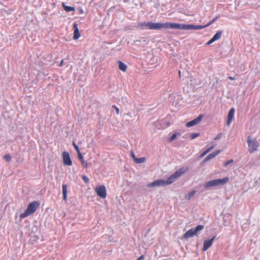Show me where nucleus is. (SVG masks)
Returning a JSON list of instances; mask_svg holds the SVG:
<instances>
[{"label": "nucleus", "instance_id": "7ed1b4c3", "mask_svg": "<svg viewBox=\"0 0 260 260\" xmlns=\"http://www.w3.org/2000/svg\"><path fill=\"white\" fill-rule=\"evenodd\" d=\"M248 150L250 153H252L258 150L259 144L255 138L249 136L247 138Z\"/></svg>", "mask_w": 260, "mask_h": 260}, {"label": "nucleus", "instance_id": "412c9836", "mask_svg": "<svg viewBox=\"0 0 260 260\" xmlns=\"http://www.w3.org/2000/svg\"><path fill=\"white\" fill-rule=\"evenodd\" d=\"M197 191L196 190H193L190 192H189L188 194L185 195V199L187 200L190 199L193 196L195 195Z\"/></svg>", "mask_w": 260, "mask_h": 260}, {"label": "nucleus", "instance_id": "39448f33", "mask_svg": "<svg viewBox=\"0 0 260 260\" xmlns=\"http://www.w3.org/2000/svg\"><path fill=\"white\" fill-rule=\"evenodd\" d=\"M204 228L203 225H198L195 228H192L187 231L184 235L183 238L184 239H188L194 236L197 235L198 234L203 230Z\"/></svg>", "mask_w": 260, "mask_h": 260}, {"label": "nucleus", "instance_id": "f03ea898", "mask_svg": "<svg viewBox=\"0 0 260 260\" xmlns=\"http://www.w3.org/2000/svg\"><path fill=\"white\" fill-rule=\"evenodd\" d=\"M39 206L40 203L38 201H34L29 203L24 212L20 214V218H24L35 213Z\"/></svg>", "mask_w": 260, "mask_h": 260}, {"label": "nucleus", "instance_id": "aec40b11", "mask_svg": "<svg viewBox=\"0 0 260 260\" xmlns=\"http://www.w3.org/2000/svg\"><path fill=\"white\" fill-rule=\"evenodd\" d=\"M148 22H140L138 24L137 27L140 28L141 29H144L145 28V27H146L147 28H148Z\"/></svg>", "mask_w": 260, "mask_h": 260}, {"label": "nucleus", "instance_id": "f8f14e48", "mask_svg": "<svg viewBox=\"0 0 260 260\" xmlns=\"http://www.w3.org/2000/svg\"><path fill=\"white\" fill-rule=\"evenodd\" d=\"M235 113V109L234 108H232L229 112L228 115V119L226 121V125H230L234 118Z\"/></svg>", "mask_w": 260, "mask_h": 260}, {"label": "nucleus", "instance_id": "5701e85b", "mask_svg": "<svg viewBox=\"0 0 260 260\" xmlns=\"http://www.w3.org/2000/svg\"><path fill=\"white\" fill-rule=\"evenodd\" d=\"M146 159L145 157L136 158L135 159V162L137 164H141L145 162Z\"/></svg>", "mask_w": 260, "mask_h": 260}, {"label": "nucleus", "instance_id": "a878e982", "mask_svg": "<svg viewBox=\"0 0 260 260\" xmlns=\"http://www.w3.org/2000/svg\"><path fill=\"white\" fill-rule=\"evenodd\" d=\"M218 18L219 16H217V17L213 18L211 21H210L209 23L206 24V26L208 27L209 26H210L211 24L214 23Z\"/></svg>", "mask_w": 260, "mask_h": 260}, {"label": "nucleus", "instance_id": "f3484780", "mask_svg": "<svg viewBox=\"0 0 260 260\" xmlns=\"http://www.w3.org/2000/svg\"><path fill=\"white\" fill-rule=\"evenodd\" d=\"M222 30H218L216 33L214 35L213 37V39L216 41L217 40H218L221 37V35L222 34Z\"/></svg>", "mask_w": 260, "mask_h": 260}, {"label": "nucleus", "instance_id": "423d86ee", "mask_svg": "<svg viewBox=\"0 0 260 260\" xmlns=\"http://www.w3.org/2000/svg\"><path fill=\"white\" fill-rule=\"evenodd\" d=\"M167 22L166 23H154L148 22V29L153 30H160L162 28L167 29Z\"/></svg>", "mask_w": 260, "mask_h": 260}, {"label": "nucleus", "instance_id": "2eb2a0df", "mask_svg": "<svg viewBox=\"0 0 260 260\" xmlns=\"http://www.w3.org/2000/svg\"><path fill=\"white\" fill-rule=\"evenodd\" d=\"M207 27L206 25H195L193 24H188V30H199Z\"/></svg>", "mask_w": 260, "mask_h": 260}, {"label": "nucleus", "instance_id": "b1692460", "mask_svg": "<svg viewBox=\"0 0 260 260\" xmlns=\"http://www.w3.org/2000/svg\"><path fill=\"white\" fill-rule=\"evenodd\" d=\"M215 147V145H213L211 146L210 147L208 148L207 150H206L204 152H203L201 154V156H203L205 155H206L207 153H208L209 152H210L212 149H213Z\"/></svg>", "mask_w": 260, "mask_h": 260}, {"label": "nucleus", "instance_id": "4468645a", "mask_svg": "<svg viewBox=\"0 0 260 260\" xmlns=\"http://www.w3.org/2000/svg\"><path fill=\"white\" fill-rule=\"evenodd\" d=\"M220 152V150H216V151L209 154L204 159V161H207L209 160L210 159L214 158L216 155H217Z\"/></svg>", "mask_w": 260, "mask_h": 260}, {"label": "nucleus", "instance_id": "ddd939ff", "mask_svg": "<svg viewBox=\"0 0 260 260\" xmlns=\"http://www.w3.org/2000/svg\"><path fill=\"white\" fill-rule=\"evenodd\" d=\"M73 28H74V36L73 39L74 40H77L80 37V33L79 32V30L78 27V25L76 23H73Z\"/></svg>", "mask_w": 260, "mask_h": 260}, {"label": "nucleus", "instance_id": "1a4fd4ad", "mask_svg": "<svg viewBox=\"0 0 260 260\" xmlns=\"http://www.w3.org/2000/svg\"><path fill=\"white\" fill-rule=\"evenodd\" d=\"M63 163L64 165L71 166L72 165V161L70 158L69 152L64 151L62 154Z\"/></svg>", "mask_w": 260, "mask_h": 260}, {"label": "nucleus", "instance_id": "e433bc0d", "mask_svg": "<svg viewBox=\"0 0 260 260\" xmlns=\"http://www.w3.org/2000/svg\"><path fill=\"white\" fill-rule=\"evenodd\" d=\"M228 78H229V79L231 80H235L236 79V78H235L233 77H231V76H229V77H228Z\"/></svg>", "mask_w": 260, "mask_h": 260}, {"label": "nucleus", "instance_id": "f704fd0d", "mask_svg": "<svg viewBox=\"0 0 260 260\" xmlns=\"http://www.w3.org/2000/svg\"><path fill=\"white\" fill-rule=\"evenodd\" d=\"M131 156L133 158V160L135 161V159H136L137 157L135 156V154L133 152H131Z\"/></svg>", "mask_w": 260, "mask_h": 260}, {"label": "nucleus", "instance_id": "f257e3e1", "mask_svg": "<svg viewBox=\"0 0 260 260\" xmlns=\"http://www.w3.org/2000/svg\"><path fill=\"white\" fill-rule=\"evenodd\" d=\"M186 169L182 168L172 174L167 180L158 179L147 185L148 187L156 186H164L171 184L175 181V179L180 177L186 172Z\"/></svg>", "mask_w": 260, "mask_h": 260}, {"label": "nucleus", "instance_id": "c85d7f7f", "mask_svg": "<svg viewBox=\"0 0 260 260\" xmlns=\"http://www.w3.org/2000/svg\"><path fill=\"white\" fill-rule=\"evenodd\" d=\"M177 137V134H173L169 138V141L170 142H172L174 141Z\"/></svg>", "mask_w": 260, "mask_h": 260}, {"label": "nucleus", "instance_id": "6ab92c4d", "mask_svg": "<svg viewBox=\"0 0 260 260\" xmlns=\"http://www.w3.org/2000/svg\"><path fill=\"white\" fill-rule=\"evenodd\" d=\"M78 157L79 159L81 161L82 164L84 165L85 168L88 167V164L87 162L84 160L83 156H82V154L80 153L79 154H78Z\"/></svg>", "mask_w": 260, "mask_h": 260}, {"label": "nucleus", "instance_id": "7c9ffc66", "mask_svg": "<svg viewBox=\"0 0 260 260\" xmlns=\"http://www.w3.org/2000/svg\"><path fill=\"white\" fill-rule=\"evenodd\" d=\"M112 108L115 110V111H116L117 114H119V110L116 106H114V105L112 106Z\"/></svg>", "mask_w": 260, "mask_h": 260}, {"label": "nucleus", "instance_id": "c9c22d12", "mask_svg": "<svg viewBox=\"0 0 260 260\" xmlns=\"http://www.w3.org/2000/svg\"><path fill=\"white\" fill-rule=\"evenodd\" d=\"M144 258V255L140 256L137 260H143Z\"/></svg>", "mask_w": 260, "mask_h": 260}, {"label": "nucleus", "instance_id": "2f4dec72", "mask_svg": "<svg viewBox=\"0 0 260 260\" xmlns=\"http://www.w3.org/2000/svg\"><path fill=\"white\" fill-rule=\"evenodd\" d=\"M215 41L212 38L211 39H210L207 43L206 45H209L210 44H211L212 43H213L214 42H215Z\"/></svg>", "mask_w": 260, "mask_h": 260}, {"label": "nucleus", "instance_id": "9b49d317", "mask_svg": "<svg viewBox=\"0 0 260 260\" xmlns=\"http://www.w3.org/2000/svg\"><path fill=\"white\" fill-rule=\"evenodd\" d=\"M215 238L216 236H214L212 238H211L210 240H206L204 241L203 243V247L202 249L203 251H206L209 248H210L212 246Z\"/></svg>", "mask_w": 260, "mask_h": 260}, {"label": "nucleus", "instance_id": "bb28decb", "mask_svg": "<svg viewBox=\"0 0 260 260\" xmlns=\"http://www.w3.org/2000/svg\"><path fill=\"white\" fill-rule=\"evenodd\" d=\"M72 144H73L75 149L77 151V153L78 154L80 153L81 152L80 151L79 148L78 146L76 145V144L75 143L74 141L73 142Z\"/></svg>", "mask_w": 260, "mask_h": 260}, {"label": "nucleus", "instance_id": "6e6552de", "mask_svg": "<svg viewBox=\"0 0 260 260\" xmlns=\"http://www.w3.org/2000/svg\"><path fill=\"white\" fill-rule=\"evenodd\" d=\"M95 191L98 196L102 198L105 199L107 196L106 189L104 185L96 187L95 188Z\"/></svg>", "mask_w": 260, "mask_h": 260}, {"label": "nucleus", "instance_id": "dca6fc26", "mask_svg": "<svg viewBox=\"0 0 260 260\" xmlns=\"http://www.w3.org/2000/svg\"><path fill=\"white\" fill-rule=\"evenodd\" d=\"M63 199L65 201L67 200V185L63 184L62 185Z\"/></svg>", "mask_w": 260, "mask_h": 260}, {"label": "nucleus", "instance_id": "0eeeda50", "mask_svg": "<svg viewBox=\"0 0 260 260\" xmlns=\"http://www.w3.org/2000/svg\"><path fill=\"white\" fill-rule=\"evenodd\" d=\"M167 29L188 30V24L167 22Z\"/></svg>", "mask_w": 260, "mask_h": 260}, {"label": "nucleus", "instance_id": "9d476101", "mask_svg": "<svg viewBox=\"0 0 260 260\" xmlns=\"http://www.w3.org/2000/svg\"><path fill=\"white\" fill-rule=\"evenodd\" d=\"M203 117V115L201 114L198 117L194 119L193 120L188 122L186 123V126L188 127H191L193 125H195L198 124L202 119Z\"/></svg>", "mask_w": 260, "mask_h": 260}, {"label": "nucleus", "instance_id": "58836bf2", "mask_svg": "<svg viewBox=\"0 0 260 260\" xmlns=\"http://www.w3.org/2000/svg\"><path fill=\"white\" fill-rule=\"evenodd\" d=\"M178 74H179V76L180 78L181 77V72L180 71H179Z\"/></svg>", "mask_w": 260, "mask_h": 260}, {"label": "nucleus", "instance_id": "a211bd4d", "mask_svg": "<svg viewBox=\"0 0 260 260\" xmlns=\"http://www.w3.org/2000/svg\"><path fill=\"white\" fill-rule=\"evenodd\" d=\"M118 63L119 69L123 72H125L127 69L126 65L121 61H119Z\"/></svg>", "mask_w": 260, "mask_h": 260}, {"label": "nucleus", "instance_id": "cd10ccee", "mask_svg": "<svg viewBox=\"0 0 260 260\" xmlns=\"http://www.w3.org/2000/svg\"><path fill=\"white\" fill-rule=\"evenodd\" d=\"M199 136H200V134L199 133H192V134H191L190 137V138L191 139H195L196 138L198 137Z\"/></svg>", "mask_w": 260, "mask_h": 260}, {"label": "nucleus", "instance_id": "72a5a7b5", "mask_svg": "<svg viewBox=\"0 0 260 260\" xmlns=\"http://www.w3.org/2000/svg\"><path fill=\"white\" fill-rule=\"evenodd\" d=\"M222 133H220L215 138V140H219L221 138V137H222Z\"/></svg>", "mask_w": 260, "mask_h": 260}, {"label": "nucleus", "instance_id": "20e7f679", "mask_svg": "<svg viewBox=\"0 0 260 260\" xmlns=\"http://www.w3.org/2000/svg\"><path fill=\"white\" fill-rule=\"evenodd\" d=\"M229 181V178L225 177L222 179H218L211 180L205 183V188H208L211 187L222 185L226 183Z\"/></svg>", "mask_w": 260, "mask_h": 260}, {"label": "nucleus", "instance_id": "4be33fe9", "mask_svg": "<svg viewBox=\"0 0 260 260\" xmlns=\"http://www.w3.org/2000/svg\"><path fill=\"white\" fill-rule=\"evenodd\" d=\"M62 6L65 11L69 12L72 11H75V9L74 7L67 6L64 5V4H62Z\"/></svg>", "mask_w": 260, "mask_h": 260}, {"label": "nucleus", "instance_id": "473e14b6", "mask_svg": "<svg viewBox=\"0 0 260 260\" xmlns=\"http://www.w3.org/2000/svg\"><path fill=\"white\" fill-rule=\"evenodd\" d=\"M233 159H230V160H229L228 161H226L225 163H224V166H226L229 165H230L231 163L233 162Z\"/></svg>", "mask_w": 260, "mask_h": 260}, {"label": "nucleus", "instance_id": "4c0bfd02", "mask_svg": "<svg viewBox=\"0 0 260 260\" xmlns=\"http://www.w3.org/2000/svg\"><path fill=\"white\" fill-rule=\"evenodd\" d=\"M63 62V60L62 59L61 61H60V63H59V67H61L62 66Z\"/></svg>", "mask_w": 260, "mask_h": 260}, {"label": "nucleus", "instance_id": "393cba45", "mask_svg": "<svg viewBox=\"0 0 260 260\" xmlns=\"http://www.w3.org/2000/svg\"><path fill=\"white\" fill-rule=\"evenodd\" d=\"M4 158L7 162H9L11 160V156L9 154H6L4 156Z\"/></svg>", "mask_w": 260, "mask_h": 260}, {"label": "nucleus", "instance_id": "c756f323", "mask_svg": "<svg viewBox=\"0 0 260 260\" xmlns=\"http://www.w3.org/2000/svg\"><path fill=\"white\" fill-rule=\"evenodd\" d=\"M82 179L84 181V182L85 183H88L89 182V179L86 176H82Z\"/></svg>", "mask_w": 260, "mask_h": 260}]
</instances>
